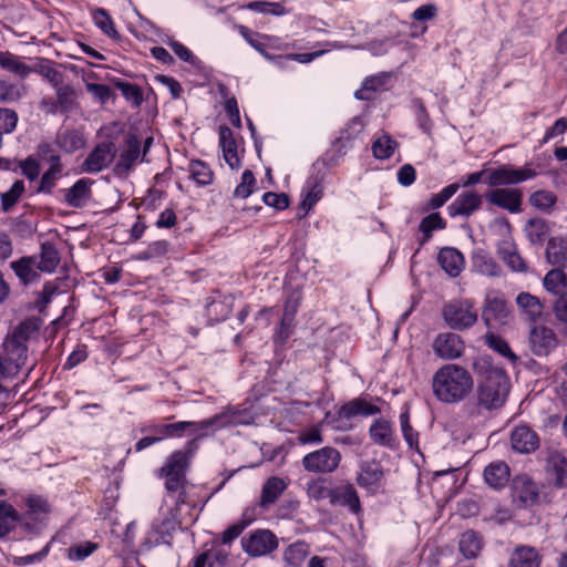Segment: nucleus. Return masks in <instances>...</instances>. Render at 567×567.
Wrapping results in <instances>:
<instances>
[{"label":"nucleus","mask_w":567,"mask_h":567,"mask_svg":"<svg viewBox=\"0 0 567 567\" xmlns=\"http://www.w3.org/2000/svg\"><path fill=\"white\" fill-rule=\"evenodd\" d=\"M473 370L482 377L477 389L478 405L486 410L501 408L509 393V380L506 373L493 367L488 357L476 359Z\"/></svg>","instance_id":"obj_1"},{"label":"nucleus","mask_w":567,"mask_h":567,"mask_svg":"<svg viewBox=\"0 0 567 567\" xmlns=\"http://www.w3.org/2000/svg\"><path fill=\"white\" fill-rule=\"evenodd\" d=\"M473 385L471 373L455 363L444 364L432 378L433 394L447 404L463 401L472 392Z\"/></svg>","instance_id":"obj_2"},{"label":"nucleus","mask_w":567,"mask_h":567,"mask_svg":"<svg viewBox=\"0 0 567 567\" xmlns=\"http://www.w3.org/2000/svg\"><path fill=\"white\" fill-rule=\"evenodd\" d=\"M189 458L187 452L175 451L158 470L159 477L165 480L166 496L174 502L176 507L188 503L186 472L189 466Z\"/></svg>","instance_id":"obj_3"},{"label":"nucleus","mask_w":567,"mask_h":567,"mask_svg":"<svg viewBox=\"0 0 567 567\" xmlns=\"http://www.w3.org/2000/svg\"><path fill=\"white\" fill-rule=\"evenodd\" d=\"M442 316L446 324L453 330H466L477 322V311L471 299H454L445 303Z\"/></svg>","instance_id":"obj_4"},{"label":"nucleus","mask_w":567,"mask_h":567,"mask_svg":"<svg viewBox=\"0 0 567 567\" xmlns=\"http://www.w3.org/2000/svg\"><path fill=\"white\" fill-rule=\"evenodd\" d=\"M538 172L530 164L523 167L502 165L488 172L487 184L492 187L516 185L535 178Z\"/></svg>","instance_id":"obj_5"},{"label":"nucleus","mask_w":567,"mask_h":567,"mask_svg":"<svg viewBox=\"0 0 567 567\" xmlns=\"http://www.w3.org/2000/svg\"><path fill=\"white\" fill-rule=\"evenodd\" d=\"M341 462L340 452L331 446H324L310 452L302 457V466L311 473L330 474L333 473Z\"/></svg>","instance_id":"obj_6"},{"label":"nucleus","mask_w":567,"mask_h":567,"mask_svg":"<svg viewBox=\"0 0 567 567\" xmlns=\"http://www.w3.org/2000/svg\"><path fill=\"white\" fill-rule=\"evenodd\" d=\"M241 547L248 556L261 557L278 547V538L269 529H256L241 538Z\"/></svg>","instance_id":"obj_7"},{"label":"nucleus","mask_w":567,"mask_h":567,"mask_svg":"<svg viewBox=\"0 0 567 567\" xmlns=\"http://www.w3.org/2000/svg\"><path fill=\"white\" fill-rule=\"evenodd\" d=\"M116 146L112 141L99 143L86 156L81 165L84 173H99L109 167L116 156Z\"/></svg>","instance_id":"obj_8"},{"label":"nucleus","mask_w":567,"mask_h":567,"mask_svg":"<svg viewBox=\"0 0 567 567\" xmlns=\"http://www.w3.org/2000/svg\"><path fill=\"white\" fill-rule=\"evenodd\" d=\"M512 498L518 507H530L537 504L539 489L527 475H517L512 483Z\"/></svg>","instance_id":"obj_9"},{"label":"nucleus","mask_w":567,"mask_h":567,"mask_svg":"<svg viewBox=\"0 0 567 567\" xmlns=\"http://www.w3.org/2000/svg\"><path fill=\"white\" fill-rule=\"evenodd\" d=\"M230 422V419L226 414H216L207 420H203L199 422L192 421H182V424L186 425L183 427V436L185 434L194 435V439L188 442V447L190 450L196 449V441L198 439L205 437L208 435V431L210 429H219L227 425ZM192 451H189L190 453Z\"/></svg>","instance_id":"obj_10"},{"label":"nucleus","mask_w":567,"mask_h":567,"mask_svg":"<svg viewBox=\"0 0 567 567\" xmlns=\"http://www.w3.org/2000/svg\"><path fill=\"white\" fill-rule=\"evenodd\" d=\"M519 317L528 323H537L545 318V303L537 296L527 291L519 292L515 298Z\"/></svg>","instance_id":"obj_11"},{"label":"nucleus","mask_w":567,"mask_h":567,"mask_svg":"<svg viewBox=\"0 0 567 567\" xmlns=\"http://www.w3.org/2000/svg\"><path fill=\"white\" fill-rule=\"evenodd\" d=\"M511 318L507 301L498 296L487 295L482 311V319L487 327L506 324Z\"/></svg>","instance_id":"obj_12"},{"label":"nucleus","mask_w":567,"mask_h":567,"mask_svg":"<svg viewBox=\"0 0 567 567\" xmlns=\"http://www.w3.org/2000/svg\"><path fill=\"white\" fill-rule=\"evenodd\" d=\"M432 348L439 358L443 360H454L463 354L465 346L458 334L444 332L436 336Z\"/></svg>","instance_id":"obj_13"},{"label":"nucleus","mask_w":567,"mask_h":567,"mask_svg":"<svg viewBox=\"0 0 567 567\" xmlns=\"http://www.w3.org/2000/svg\"><path fill=\"white\" fill-rule=\"evenodd\" d=\"M485 198L492 205L506 209L509 213L522 210L523 194L517 188H495L485 194Z\"/></svg>","instance_id":"obj_14"},{"label":"nucleus","mask_w":567,"mask_h":567,"mask_svg":"<svg viewBox=\"0 0 567 567\" xmlns=\"http://www.w3.org/2000/svg\"><path fill=\"white\" fill-rule=\"evenodd\" d=\"M483 204V196L474 190L461 193L447 207L451 217H470L477 212Z\"/></svg>","instance_id":"obj_15"},{"label":"nucleus","mask_w":567,"mask_h":567,"mask_svg":"<svg viewBox=\"0 0 567 567\" xmlns=\"http://www.w3.org/2000/svg\"><path fill=\"white\" fill-rule=\"evenodd\" d=\"M529 343L534 354L547 355L556 348L558 340L553 329L540 324L530 329Z\"/></svg>","instance_id":"obj_16"},{"label":"nucleus","mask_w":567,"mask_h":567,"mask_svg":"<svg viewBox=\"0 0 567 567\" xmlns=\"http://www.w3.org/2000/svg\"><path fill=\"white\" fill-rule=\"evenodd\" d=\"M141 156V142L134 134H130L121 150L118 159L115 164V173L118 175L127 174Z\"/></svg>","instance_id":"obj_17"},{"label":"nucleus","mask_w":567,"mask_h":567,"mask_svg":"<svg viewBox=\"0 0 567 567\" xmlns=\"http://www.w3.org/2000/svg\"><path fill=\"white\" fill-rule=\"evenodd\" d=\"M93 183L90 178H80L70 188L62 189L64 202L73 208L84 207L92 196Z\"/></svg>","instance_id":"obj_18"},{"label":"nucleus","mask_w":567,"mask_h":567,"mask_svg":"<svg viewBox=\"0 0 567 567\" xmlns=\"http://www.w3.org/2000/svg\"><path fill=\"white\" fill-rule=\"evenodd\" d=\"M511 444L519 453H532L538 447L539 439L530 427L518 425L512 431Z\"/></svg>","instance_id":"obj_19"},{"label":"nucleus","mask_w":567,"mask_h":567,"mask_svg":"<svg viewBox=\"0 0 567 567\" xmlns=\"http://www.w3.org/2000/svg\"><path fill=\"white\" fill-rule=\"evenodd\" d=\"M330 504L333 506H347L354 514H359L361 512L359 495L350 483L338 485L332 488Z\"/></svg>","instance_id":"obj_20"},{"label":"nucleus","mask_w":567,"mask_h":567,"mask_svg":"<svg viewBox=\"0 0 567 567\" xmlns=\"http://www.w3.org/2000/svg\"><path fill=\"white\" fill-rule=\"evenodd\" d=\"M178 507L176 505L169 508L161 522L154 523L153 527L158 535L157 543L171 545L174 533L181 527V520L177 516Z\"/></svg>","instance_id":"obj_21"},{"label":"nucleus","mask_w":567,"mask_h":567,"mask_svg":"<svg viewBox=\"0 0 567 567\" xmlns=\"http://www.w3.org/2000/svg\"><path fill=\"white\" fill-rule=\"evenodd\" d=\"M219 134V145L223 151V157L225 162L229 165L231 169H236L240 167V159L237 152V143L234 137L233 131L226 126L221 125L218 130Z\"/></svg>","instance_id":"obj_22"},{"label":"nucleus","mask_w":567,"mask_h":567,"mask_svg":"<svg viewBox=\"0 0 567 567\" xmlns=\"http://www.w3.org/2000/svg\"><path fill=\"white\" fill-rule=\"evenodd\" d=\"M437 261L450 277H457L464 269L465 260L460 250L453 247H444L440 250Z\"/></svg>","instance_id":"obj_23"},{"label":"nucleus","mask_w":567,"mask_h":567,"mask_svg":"<svg viewBox=\"0 0 567 567\" xmlns=\"http://www.w3.org/2000/svg\"><path fill=\"white\" fill-rule=\"evenodd\" d=\"M287 488V483L278 476L269 477L262 485L258 505L268 509L274 505Z\"/></svg>","instance_id":"obj_24"},{"label":"nucleus","mask_w":567,"mask_h":567,"mask_svg":"<svg viewBox=\"0 0 567 567\" xmlns=\"http://www.w3.org/2000/svg\"><path fill=\"white\" fill-rule=\"evenodd\" d=\"M380 412L379 406L369 403L365 399L358 398L343 404L339 410V415L344 419H352L354 416L375 415Z\"/></svg>","instance_id":"obj_25"},{"label":"nucleus","mask_w":567,"mask_h":567,"mask_svg":"<svg viewBox=\"0 0 567 567\" xmlns=\"http://www.w3.org/2000/svg\"><path fill=\"white\" fill-rule=\"evenodd\" d=\"M56 101L51 103L50 111L55 113L58 111L69 113L76 107L78 94L71 85H63L62 83L55 86Z\"/></svg>","instance_id":"obj_26"},{"label":"nucleus","mask_w":567,"mask_h":567,"mask_svg":"<svg viewBox=\"0 0 567 567\" xmlns=\"http://www.w3.org/2000/svg\"><path fill=\"white\" fill-rule=\"evenodd\" d=\"M509 467L503 461L493 462L484 470L485 482L494 488L504 487L509 481Z\"/></svg>","instance_id":"obj_27"},{"label":"nucleus","mask_w":567,"mask_h":567,"mask_svg":"<svg viewBox=\"0 0 567 567\" xmlns=\"http://www.w3.org/2000/svg\"><path fill=\"white\" fill-rule=\"evenodd\" d=\"M369 434L373 443L381 445V446H388L392 447L394 445V434L391 423L381 417L375 420L370 429Z\"/></svg>","instance_id":"obj_28"},{"label":"nucleus","mask_w":567,"mask_h":567,"mask_svg":"<svg viewBox=\"0 0 567 567\" xmlns=\"http://www.w3.org/2000/svg\"><path fill=\"white\" fill-rule=\"evenodd\" d=\"M473 269L484 276L497 277L502 269L494 258L486 251L478 249L472 256Z\"/></svg>","instance_id":"obj_29"},{"label":"nucleus","mask_w":567,"mask_h":567,"mask_svg":"<svg viewBox=\"0 0 567 567\" xmlns=\"http://www.w3.org/2000/svg\"><path fill=\"white\" fill-rule=\"evenodd\" d=\"M11 269L23 285H29L39 278L37 257H22L10 264Z\"/></svg>","instance_id":"obj_30"},{"label":"nucleus","mask_w":567,"mask_h":567,"mask_svg":"<svg viewBox=\"0 0 567 567\" xmlns=\"http://www.w3.org/2000/svg\"><path fill=\"white\" fill-rule=\"evenodd\" d=\"M6 355H2L7 362L17 365V373L24 367L28 359L27 344L20 343L10 338L4 342Z\"/></svg>","instance_id":"obj_31"},{"label":"nucleus","mask_w":567,"mask_h":567,"mask_svg":"<svg viewBox=\"0 0 567 567\" xmlns=\"http://www.w3.org/2000/svg\"><path fill=\"white\" fill-rule=\"evenodd\" d=\"M42 323L39 317L27 318L14 328L11 338L20 343L27 344L30 339L38 336Z\"/></svg>","instance_id":"obj_32"},{"label":"nucleus","mask_w":567,"mask_h":567,"mask_svg":"<svg viewBox=\"0 0 567 567\" xmlns=\"http://www.w3.org/2000/svg\"><path fill=\"white\" fill-rule=\"evenodd\" d=\"M483 547L482 537L474 530L464 532L458 542V549L466 559L477 557Z\"/></svg>","instance_id":"obj_33"},{"label":"nucleus","mask_w":567,"mask_h":567,"mask_svg":"<svg viewBox=\"0 0 567 567\" xmlns=\"http://www.w3.org/2000/svg\"><path fill=\"white\" fill-rule=\"evenodd\" d=\"M56 144L65 153L73 154L85 145V138L78 130H65L58 133Z\"/></svg>","instance_id":"obj_34"},{"label":"nucleus","mask_w":567,"mask_h":567,"mask_svg":"<svg viewBox=\"0 0 567 567\" xmlns=\"http://www.w3.org/2000/svg\"><path fill=\"white\" fill-rule=\"evenodd\" d=\"M382 466L377 462H365L361 465V471L357 476V483L362 487L377 485L383 478Z\"/></svg>","instance_id":"obj_35"},{"label":"nucleus","mask_w":567,"mask_h":567,"mask_svg":"<svg viewBox=\"0 0 567 567\" xmlns=\"http://www.w3.org/2000/svg\"><path fill=\"white\" fill-rule=\"evenodd\" d=\"M0 66L20 79H25L32 73L31 66L27 65L19 56L8 51H0Z\"/></svg>","instance_id":"obj_36"},{"label":"nucleus","mask_w":567,"mask_h":567,"mask_svg":"<svg viewBox=\"0 0 567 567\" xmlns=\"http://www.w3.org/2000/svg\"><path fill=\"white\" fill-rule=\"evenodd\" d=\"M60 264V255L55 246L49 241L41 245L40 260H37V269L43 272H53Z\"/></svg>","instance_id":"obj_37"},{"label":"nucleus","mask_w":567,"mask_h":567,"mask_svg":"<svg viewBox=\"0 0 567 567\" xmlns=\"http://www.w3.org/2000/svg\"><path fill=\"white\" fill-rule=\"evenodd\" d=\"M543 286L547 292L559 297L567 288V275L561 269H551L545 275Z\"/></svg>","instance_id":"obj_38"},{"label":"nucleus","mask_w":567,"mask_h":567,"mask_svg":"<svg viewBox=\"0 0 567 567\" xmlns=\"http://www.w3.org/2000/svg\"><path fill=\"white\" fill-rule=\"evenodd\" d=\"M512 567H539L540 558L538 553L532 547L517 548L511 558Z\"/></svg>","instance_id":"obj_39"},{"label":"nucleus","mask_w":567,"mask_h":567,"mask_svg":"<svg viewBox=\"0 0 567 567\" xmlns=\"http://www.w3.org/2000/svg\"><path fill=\"white\" fill-rule=\"evenodd\" d=\"M32 72L40 74L47 79L54 87L63 82V74L53 64L45 59H38L37 63L31 66Z\"/></svg>","instance_id":"obj_40"},{"label":"nucleus","mask_w":567,"mask_h":567,"mask_svg":"<svg viewBox=\"0 0 567 567\" xmlns=\"http://www.w3.org/2000/svg\"><path fill=\"white\" fill-rule=\"evenodd\" d=\"M189 177L198 185L206 186L213 183L214 173L203 161L196 159L189 163Z\"/></svg>","instance_id":"obj_41"},{"label":"nucleus","mask_w":567,"mask_h":567,"mask_svg":"<svg viewBox=\"0 0 567 567\" xmlns=\"http://www.w3.org/2000/svg\"><path fill=\"white\" fill-rule=\"evenodd\" d=\"M308 556V545L305 542H296L284 551V560L290 567H301Z\"/></svg>","instance_id":"obj_42"},{"label":"nucleus","mask_w":567,"mask_h":567,"mask_svg":"<svg viewBox=\"0 0 567 567\" xmlns=\"http://www.w3.org/2000/svg\"><path fill=\"white\" fill-rule=\"evenodd\" d=\"M526 235L530 243L542 244L548 235V226L542 218L529 219L525 228Z\"/></svg>","instance_id":"obj_43"},{"label":"nucleus","mask_w":567,"mask_h":567,"mask_svg":"<svg viewBox=\"0 0 567 567\" xmlns=\"http://www.w3.org/2000/svg\"><path fill=\"white\" fill-rule=\"evenodd\" d=\"M485 342L488 348L493 349L495 352L501 354L502 357L508 359L511 362L517 361V355L512 351L508 342L503 339L501 336L494 333H487L485 336Z\"/></svg>","instance_id":"obj_44"},{"label":"nucleus","mask_w":567,"mask_h":567,"mask_svg":"<svg viewBox=\"0 0 567 567\" xmlns=\"http://www.w3.org/2000/svg\"><path fill=\"white\" fill-rule=\"evenodd\" d=\"M18 514L13 506L4 501L0 502V538L4 537L14 527Z\"/></svg>","instance_id":"obj_45"},{"label":"nucleus","mask_w":567,"mask_h":567,"mask_svg":"<svg viewBox=\"0 0 567 567\" xmlns=\"http://www.w3.org/2000/svg\"><path fill=\"white\" fill-rule=\"evenodd\" d=\"M529 204L543 212H549L557 202V196L546 189L536 190L528 198Z\"/></svg>","instance_id":"obj_46"},{"label":"nucleus","mask_w":567,"mask_h":567,"mask_svg":"<svg viewBox=\"0 0 567 567\" xmlns=\"http://www.w3.org/2000/svg\"><path fill=\"white\" fill-rule=\"evenodd\" d=\"M254 520V517H249L247 511L244 513L243 518L235 524L230 525L226 528L220 535V542L223 545H230L236 538H238L241 533L247 528V526Z\"/></svg>","instance_id":"obj_47"},{"label":"nucleus","mask_w":567,"mask_h":567,"mask_svg":"<svg viewBox=\"0 0 567 567\" xmlns=\"http://www.w3.org/2000/svg\"><path fill=\"white\" fill-rule=\"evenodd\" d=\"M551 476L556 487H567V460L556 455L550 458Z\"/></svg>","instance_id":"obj_48"},{"label":"nucleus","mask_w":567,"mask_h":567,"mask_svg":"<svg viewBox=\"0 0 567 567\" xmlns=\"http://www.w3.org/2000/svg\"><path fill=\"white\" fill-rule=\"evenodd\" d=\"M446 226L445 220L441 217L439 213H432L424 217L420 223V231H422L424 238L421 244L425 243L431 238L432 231L436 229H444Z\"/></svg>","instance_id":"obj_49"},{"label":"nucleus","mask_w":567,"mask_h":567,"mask_svg":"<svg viewBox=\"0 0 567 567\" xmlns=\"http://www.w3.org/2000/svg\"><path fill=\"white\" fill-rule=\"evenodd\" d=\"M398 143L389 135L379 137L372 144V153L379 159H388L394 153Z\"/></svg>","instance_id":"obj_50"},{"label":"nucleus","mask_w":567,"mask_h":567,"mask_svg":"<svg viewBox=\"0 0 567 567\" xmlns=\"http://www.w3.org/2000/svg\"><path fill=\"white\" fill-rule=\"evenodd\" d=\"M238 31L240 35L255 49L257 50L264 58L267 60L274 61L276 59H281V55L274 56L266 51L265 44L260 42L256 37L259 34L252 32L249 28L245 25H238Z\"/></svg>","instance_id":"obj_51"},{"label":"nucleus","mask_w":567,"mask_h":567,"mask_svg":"<svg viewBox=\"0 0 567 567\" xmlns=\"http://www.w3.org/2000/svg\"><path fill=\"white\" fill-rule=\"evenodd\" d=\"M94 23L110 38L117 39L118 32L114 27V22L104 9H96L93 12Z\"/></svg>","instance_id":"obj_52"},{"label":"nucleus","mask_w":567,"mask_h":567,"mask_svg":"<svg viewBox=\"0 0 567 567\" xmlns=\"http://www.w3.org/2000/svg\"><path fill=\"white\" fill-rule=\"evenodd\" d=\"M499 223L505 229L504 238L499 240L497 244V254L503 260L504 258L508 257L514 251H516L517 248L511 236V224L508 223V220L506 218H503L502 220H499Z\"/></svg>","instance_id":"obj_53"},{"label":"nucleus","mask_w":567,"mask_h":567,"mask_svg":"<svg viewBox=\"0 0 567 567\" xmlns=\"http://www.w3.org/2000/svg\"><path fill=\"white\" fill-rule=\"evenodd\" d=\"M24 192V182L19 179L16 181L10 189L1 194V205L4 212H9L16 203L19 200Z\"/></svg>","instance_id":"obj_54"},{"label":"nucleus","mask_w":567,"mask_h":567,"mask_svg":"<svg viewBox=\"0 0 567 567\" xmlns=\"http://www.w3.org/2000/svg\"><path fill=\"white\" fill-rule=\"evenodd\" d=\"M307 494L315 501L329 499L331 501L332 488L326 485V481L322 478L312 480L307 485Z\"/></svg>","instance_id":"obj_55"},{"label":"nucleus","mask_w":567,"mask_h":567,"mask_svg":"<svg viewBox=\"0 0 567 567\" xmlns=\"http://www.w3.org/2000/svg\"><path fill=\"white\" fill-rule=\"evenodd\" d=\"M62 176V171L48 168L41 176L40 183L35 189L38 194H51L58 181Z\"/></svg>","instance_id":"obj_56"},{"label":"nucleus","mask_w":567,"mask_h":567,"mask_svg":"<svg viewBox=\"0 0 567 567\" xmlns=\"http://www.w3.org/2000/svg\"><path fill=\"white\" fill-rule=\"evenodd\" d=\"M460 188L457 183H453L444 187L440 193L434 194L429 203L427 208L436 209L442 207Z\"/></svg>","instance_id":"obj_57"},{"label":"nucleus","mask_w":567,"mask_h":567,"mask_svg":"<svg viewBox=\"0 0 567 567\" xmlns=\"http://www.w3.org/2000/svg\"><path fill=\"white\" fill-rule=\"evenodd\" d=\"M256 178L251 171L246 169L241 175V182L234 190V197L247 198L254 190Z\"/></svg>","instance_id":"obj_58"},{"label":"nucleus","mask_w":567,"mask_h":567,"mask_svg":"<svg viewBox=\"0 0 567 567\" xmlns=\"http://www.w3.org/2000/svg\"><path fill=\"white\" fill-rule=\"evenodd\" d=\"M97 549V544L83 542L68 548V557L71 560H83Z\"/></svg>","instance_id":"obj_59"},{"label":"nucleus","mask_w":567,"mask_h":567,"mask_svg":"<svg viewBox=\"0 0 567 567\" xmlns=\"http://www.w3.org/2000/svg\"><path fill=\"white\" fill-rule=\"evenodd\" d=\"M169 248V243L167 240H157L151 243L145 250L140 252L138 259L141 260H150L164 256Z\"/></svg>","instance_id":"obj_60"},{"label":"nucleus","mask_w":567,"mask_h":567,"mask_svg":"<svg viewBox=\"0 0 567 567\" xmlns=\"http://www.w3.org/2000/svg\"><path fill=\"white\" fill-rule=\"evenodd\" d=\"M245 8L261 13H270L274 16H280L285 11V8L280 3L268 1H252L249 2Z\"/></svg>","instance_id":"obj_61"},{"label":"nucleus","mask_w":567,"mask_h":567,"mask_svg":"<svg viewBox=\"0 0 567 567\" xmlns=\"http://www.w3.org/2000/svg\"><path fill=\"white\" fill-rule=\"evenodd\" d=\"M18 115L14 111L0 109V136L13 132L17 126Z\"/></svg>","instance_id":"obj_62"},{"label":"nucleus","mask_w":567,"mask_h":567,"mask_svg":"<svg viewBox=\"0 0 567 567\" xmlns=\"http://www.w3.org/2000/svg\"><path fill=\"white\" fill-rule=\"evenodd\" d=\"M322 188L318 184H313L310 188L307 189L305 194H302L303 198L301 200L300 207L307 214L316 203L321 198Z\"/></svg>","instance_id":"obj_63"},{"label":"nucleus","mask_w":567,"mask_h":567,"mask_svg":"<svg viewBox=\"0 0 567 567\" xmlns=\"http://www.w3.org/2000/svg\"><path fill=\"white\" fill-rule=\"evenodd\" d=\"M555 318L563 324L567 326V291L561 293L553 305Z\"/></svg>","instance_id":"obj_64"}]
</instances>
